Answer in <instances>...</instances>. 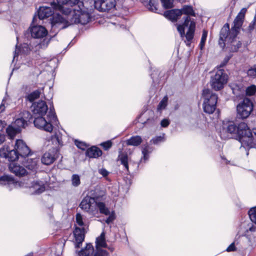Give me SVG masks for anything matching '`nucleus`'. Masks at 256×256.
<instances>
[{
  "label": "nucleus",
  "mask_w": 256,
  "mask_h": 256,
  "mask_svg": "<svg viewBox=\"0 0 256 256\" xmlns=\"http://www.w3.org/2000/svg\"><path fill=\"white\" fill-rule=\"evenodd\" d=\"M181 15L184 14L187 15V16L190 18L188 16H194L195 13L193 8L190 6L184 5L182 6V8L180 10Z\"/></svg>",
  "instance_id": "31"
},
{
  "label": "nucleus",
  "mask_w": 256,
  "mask_h": 256,
  "mask_svg": "<svg viewBox=\"0 0 256 256\" xmlns=\"http://www.w3.org/2000/svg\"><path fill=\"white\" fill-rule=\"evenodd\" d=\"M78 2H79V3H78V5H80V8H81V7H80V6H82V7H86V9H88V8H87L86 6H84V3H83L82 2H80L79 0H78ZM76 4H75L74 5V7H76Z\"/></svg>",
  "instance_id": "57"
},
{
  "label": "nucleus",
  "mask_w": 256,
  "mask_h": 256,
  "mask_svg": "<svg viewBox=\"0 0 256 256\" xmlns=\"http://www.w3.org/2000/svg\"><path fill=\"white\" fill-rule=\"evenodd\" d=\"M6 133L10 138H13L15 135L20 132L16 127L13 126H8L6 130Z\"/></svg>",
  "instance_id": "34"
},
{
  "label": "nucleus",
  "mask_w": 256,
  "mask_h": 256,
  "mask_svg": "<svg viewBox=\"0 0 256 256\" xmlns=\"http://www.w3.org/2000/svg\"><path fill=\"white\" fill-rule=\"evenodd\" d=\"M9 169L12 172L18 176H24L26 172V169L24 167L18 165L14 162H12L10 164Z\"/></svg>",
  "instance_id": "20"
},
{
  "label": "nucleus",
  "mask_w": 256,
  "mask_h": 256,
  "mask_svg": "<svg viewBox=\"0 0 256 256\" xmlns=\"http://www.w3.org/2000/svg\"><path fill=\"white\" fill-rule=\"evenodd\" d=\"M118 160H120L122 164L124 166L128 172V158L126 153L122 152V151L119 152L118 157Z\"/></svg>",
  "instance_id": "26"
},
{
  "label": "nucleus",
  "mask_w": 256,
  "mask_h": 256,
  "mask_svg": "<svg viewBox=\"0 0 256 256\" xmlns=\"http://www.w3.org/2000/svg\"><path fill=\"white\" fill-rule=\"evenodd\" d=\"M248 74L250 76L256 78V67L249 69L248 71Z\"/></svg>",
  "instance_id": "44"
},
{
  "label": "nucleus",
  "mask_w": 256,
  "mask_h": 256,
  "mask_svg": "<svg viewBox=\"0 0 256 256\" xmlns=\"http://www.w3.org/2000/svg\"><path fill=\"white\" fill-rule=\"evenodd\" d=\"M46 117L48 120H46L42 116L35 118L34 123L35 126L38 128L51 132L54 128L52 123L54 122L57 120L53 108H50Z\"/></svg>",
  "instance_id": "4"
},
{
  "label": "nucleus",
  "mask_w": 256,
  "mask_h": 256,
  "mask_svg": "<svg viewBox=\"0 0 256 256\" xmlns=\"http://www.w3.org/2000/svg\"><path fill=\"white\" fill-rule=\"evenodd\" d=\"M94 253V248L92 244H87L86 247L78 252L80 256H92Z\"/></svg>",
  "instance_id": "25"
},
{
  "label": "nucleus",
  "mask_w": 256,
  "mask_h": 256,
  "mask_svg": "<svg viewBox=\"0 0 256 256\" xmlns=\"http://www.w3.org/2000/svg\"><path fill=\"white\" fill-rule=\"evenodd\" d=\"M86 154L90 158H96L102 154V150L96 146H92L87 150Z\"/></svg>",
  "instance_id": "24"
},
{
  "label": "nucleus",
  "mask_w": 256,
  "mask_h": 256,
  "mask_svg": "<svg viewBox=\"0 0 256 256\" xmlns=\"http://www.w3.org/2000/svg\"><path fill=\"white\" fill-rule=\"evenodd\" d=\"M150 10L156 12L158 10L156 0H140Z\"/></svg>",
  "instance_id": "27"
},
{
  "label": "nucleus",
  "mask_w": 256,
  "mask_h": 256,
  "mask_svg": "<svg viewBox=\"0 0 256 256\" xmlns=\"http://www.w3.org/2000/svg\"><path fill=\"white\" fill-rule=\"evenodd\" d=\"M0 180L9 182L13 181V178L8 176H4L0 178Z\"/></svg>",
  "instance_id": "49"
},
{
  "label": "nucleus",
  "mask_w": 256,
  "mask_h": 256,
  "mask_svg": "<svg viewBox=\"0 0 256 256\" xmlns=\"http://www.w3.org/2000/svg\"><path fill=\"white\" fill-rule=\"evenodd\" d=\"M152 141L154 144H158V142L164 141V138L161 136H157L154 138Z\"/></svg>",
  "instance_id": "48"
},
{
  "label": "nucleus",
  "mask_w": 256,
  "mask_h": 256,
  "mask_svg": "<svg viewBox=\"0 0 256 256\" xmlns=\"http://www.w3.org/2000/svg\"><path fill=\"white\" fill-rule=\"evenodd\" d=\"M74 234L75 238L76 248H80L84 240V229L76 228L74 231Z\"/></svg>",
  "instance_id": "19"
},
{
  "label": "nucleus",
  "mask_w": 256,
  "mask_h": 256,
  "mask_svg": "<svg viewBox=\"0 0 256 256\" xmlns=\"http://www.w3.org/2000/svg\"><path fill=\"white\" fill-rule=\"evenodd\" d=\"M56 250H58L54 254L55 256H60L62 254L60 246H58V248H56Z\"/></svg>",
  "instance_id": "56"
},
{
  "label": "nucleus",
  "mask_w": 256,
  "mask_h": 256,
  "mask_svg": "<svg viewBox=\"0 0 256 256\" xmlns=\"http://www.w3.org/2000/svg\"><path fill=\"white\" fill-rule=\"evenodd\" d=\"M94 7L99 11L106 12L114 8L115 0H96L94 2Z\"/></svg>",
  "instance_id": "12"
},
{
  "label": "nucleus",
  "mask_w": 256,
  "mask_h": 256,
  "mask_svg": "<svg viewBox=\"0 0 256 256\" xmlns=\"http://www.w3.org/2000/svg\"><path fill=\"white\" fill-rule=\"evenodd\" d=\"M38 158H28L24 166L29 170H36L38 168Z\"/></svg>",
  "instance_id": "28"
},
{
  "label": "nucleus",
  "mask_w": 256,
  "mask_h": 256,
  "mask_svg": "<svg viewBox=\"0 0 256 256\" xmlns=\"http://www.w3.org/2000/svg\"><path fill=\"white\" fill-rule=\"evenodd\" d=\"M252 110V103L248 98H244L236 106L238 116L242 119L248 118Z\"/></svg>",
  "instance_id": "10"
},
{
  "label": "nucleus",
  "mask_w": 256,
  "mask_h": 256,
  "mask_svg": "<svg viewBox=\"0 0 256 256\" xmlns=\"http://www.w3.org/2000/svg\"><path fill=\"white\" fill-rule=\"evenodd\" d=\"M196 23L194 19L186 16L182 24L177 26V29L182 37L185 36L188 41L187 45L190 44V41L194 38L195 31Z\"/></svg>",
  "instance_id": "6"
},
{
  "label": "nucleus",
  "mask_w": 256,
  "mask_h": 256,
  "mask_svg": "<svg viewBox=\"0 0 256 256\" xmlns=\"http://www.w3.org/2000/svg\"><path fill=\"white\" fill-rule=\"evenodd\" d=\"M14 149L18 156L24 158L28 156L30 153L29 148L26 143L21 140H17L15 144Z\"/></svg>",
  "instance_id": "14"
},
{
  "label": "nucleus",
  "mask_w": 256,
  "mask_h": 256,
  "mask_svg": "<svg viewBox=\"0 0 256 256\" xmlns=\"http://www.w3.org/2000/svg\"><path fill=\"white\" fill-rule=\"evenodd\" d=\"M76 222L78 223V224L80 226H83L84 222H82V216L80 214H77L76 215Z\"/></svg>",
  "instance_id": "46"
},
{
  "label": "nucleus",
  "mask_w": 256,
  "mask_h": 256,
  "mask_svg": "<svg viewBox=\"0 0 256 256\" xmlns=\"http://www.w3.org/2000/svg\"><path fill=\"white\" fill-rule=\"evenodd\" d=\"M164 16L170 20L174 22L181 16V12L180 9H174L166 12Z\"/></svg>",
  "instance_id": "22"
},
{
  "label": "nucleus",
  "mask_w": 256,
  "mask_h": 256,
  "mask_svg": "<svg viewBox=\"0 0 256 256\" xmlns=\"http://www.w3.org/2000/svg\"><path fill=\"white\" fill-rule=\"evenodd\" d=\"M40 92L39 90H36L30 94L28 96V98L30 102H32L38 98L40 96Z\"/></svg>",
  "instance_id": "37"
},
{
  "label": "nucleus",
  "mask_w": 256,
  "mask_h": 256,
  "mask_svg": "<svg viewBox=\"0 0 256 256\" xmlns=\"http://www.w3.org/2000/svg\"><path fill=\"white\" fill-rule=\"evenodd\" d=\"M51 140L55 146V148L46 152L41 158L42 163L46 165H50L52 164L58 158L57 146L62 144V140L57 134L51 136Z\"/></svg>",
  "instance_id": "7"
},
{
  "label": "nucleus",
  "mask_w": 256,
  "mask_h": 256,
  "mask_svg": "<svg viewBox=\"0 0 256 256\" xmlns=\"http://www.w3.org/2000/svg\"><path fill=\"white\" fill-rule=\"evenodd\" d=\"M98 172L104 176H106L108 174V172L104 168L100 169Z\"/></svg>",
  "instance_id": "54"
},
{
  "label": "nucleus",
  "mask_w": 256,
  "mask_h": 256,
  "mask_svg": "<svg viewBox=\"0 0 256 256\" xmlns=\"http://www.w3.org/2000/svg\"><path fill=\"white\" fill-rule=\"evenodd\" d=\"M0 156L12 162L18 160L19 156L15 149H10L8 146H4L0 149Z\"/></svg>",
  "instance_id": "13"
},
{
  "label": "nucleus",
  "mask_w": 256,
  "mask_h": 256,
  "mask_svg": "<svg viewBox=\"0 0 256 256\" xmlns=\"http://www.w3.org/2000/svg\"><path fill=\"white\" fill-rule=\"evenodd\" d=\"M13 125L20 132L22 128H24L27 125V122L24 118H17Z\"/></svg>",
  "instance_id": "33"
},
{
  "label": "nucleus",
  "mask_w": 256,
  "mask_h": 256,
  "mask_svg": "<svg viewBox=\"0 0 256 256\" xmlns=\"http://www.w3.org/2000/svg\"><path fill=\"white\" fill-rule=\"evenodd\" d=\"M235 134L238 136L239 141L243 146L252 148L256 145L252 132L246 123L241 122L238 126L232 122L224 124L220 132V136L222 138H232Z\"/></svg>",
  "instance_id": "1"
},
{
  "label": "nucleus",
  "mask_w": 256,
  "mask_h": 256,
  "mask_svg": "<svg viewBox=\"0 0 256 256\" xmlns=\"http://www.w3.org/2000/svg\"><path fill=\"white\" fill-rule=\"evenodd\" d=\"M78 8L80 9V19H76L74 21L76 22H79V23L82 24H86L89 22L90 20V15L87 12L83 10L82 8L80 7V6H78Z\"/></svg>",
  "instance_id": "23"
},
{
  "label": "nucleus",
  "mask_w": 256,
  "mask_h": 256,
  "mask_svg": "<svg viewBox=\"0 0 256 256\" xmlns=\"http://www.w3.org/2000/svg\"><path fill=\"white\" fill-rule=\"evenodd\" d=\"M16 49H17V47L16 46ZM16 51H17V50H15V52H14V58H15V57L18 55V54H17L16 52Z\"/></svg>",
  "instance_id": "61"
},
{
  "label": "nucleus",
  "mask_w": 256,
  "mask_h": 256,
  "mask_svg": "<svg viewBox=\"0 0 256 256\" xmlns=\"http://www.w3.org/2000/svg\"><path fill=\"white\" fill-rule=\"evenodd\" d=\"M27 122L28 121L30 120L32 118V116L29 112L24 111L22 112V117Z\"/></svg>",
  "instance_id": "43"
},
{
  "label": "nucleus",
  "mask_w": 256,
  "mask_h": 256,
  "mask_svg": "<svg viewBox=\"0 0 256 256\" xmlns=\"http://www.w3.org/2000/svg\"><path fill=\"white\" fill-rule=\"evenodd\" d=\"M168 98L167 96H165L162 100L160 102L158 105V106L157 110L160 111L166 108L167 106Z\"/></svg>",
  "instance_id": "35"
},
{
  "label": "nucleus",
  "mask_w": 256,
  "mask_h": 256,
  "mask_svg": "<svg viewBox=\"0 0 256 256\" xmlns=\"http://www.w3.org/2000/svg\"><path fill=\"white\" fill-rule=\"evenodd\" d=\"M228 76L222 70H218L215 74L211 77L210 84L213 89L218 90L222 88L226 83Z\"/></svg>",
  "instance_id": "9"
},
{
  "label": "nucleus",
  "mask_w": 256,
  "mask_h": 256,
  "mask_svg": "<svg viewBox=\"0 0 256 256\" xmlns=\"http://www.w3.org/2000/svg\"><path fill=\"white\" fill-rule=\"evenodd\" d=\"M80 9H76V8L72 10L67 8L62 12L64 14L66 17L62 16L58 14L54 15L51 20L52 30L54 32H58L59 30L66 28L68 24H78L79 22H75V20L80 19Z\"/></svg>",
  "instance_id": "2"
},
{
  "label": "nucleus",
  "mask_w": 256,
  "mask_h": 256,
  "mask_svg": "<svg viewBox=\"0 0 256 256\" xmlns=\"http://www.w3.org/2000/svg\"><path fill=\"white\" fill-rule=\"evenodd\" d=\"M1 123H2V122L0 120V124H1Z\"/></svg>",
  "instance_id": "64"
},
{
  "label": "nucleus",
  "mask_w": 256,
  "mask_h": 256,
  "mask_svg": "<svg viewBox=\"0 0 256 256\" xmlns=\"http://www.w3.org/2000/svg\"><path fill=\"white\" fill-rule=\"evenodd\" d=\"M32 108L34 114H38L42 116L44 115L48 110L46 102L43 100L34 103L32 106Z\"/></svg>",
  "instance_id": "16"
},
{
  "label": "nucleus",
  "mask_w": 256,
  "mask_h": 256,
  "mask_svg": "<svg viewBox=\"0 0 256 256\" xmlns=\"http://www.w3.org/2000/svg\"><path fill=\"white\" fill-rule=\"evenodd\" d=\"M30 188L34 190V192H32L35 194H40L44 192L45 190L44 186L42 184H40L38 182H33L32 183V186H30Z\"/></svg>",
  "instance_id": "29"
},
{
  "label": "nucleus",
  "mask_w": 256,
  "mask_h": 256,
  "mask_svg": "<svg viewBox=\"0 0 256 256\" xmlns=\"http://www.w3.org/2000/svg\"><path fill=\"white\" fill-rule=\"evenodd\" d=\"M148 146H146L142 150V153L144 155V159H148L147 155L148 154Z\"/></svg>",
  "instance_id": "51"
},
{
  "label": "nucleus",
  "mask_w": 256,
  "mask_h": 256,
  "mask_svg": "<svg viewBox=\"0 0 256 256\" xmlns=\"http://www.w3.org/2000/svg\"><path fill=\"white\" fill-rule=\"evenodd\" d=\"M256 230V226L254 225H252L250 228H248V230L250 232H255Z\"/></svg>",
  "instance_id": "60"
},
{
  "label": "nucleus",
  "mask_w": 256,
  "mask_h": 256,
  "mask_svg": "<svg viewBox=\"0 0 256 256\" xmlns=\"http://www.w3.org/2000/svg\"><path fill=\"white\" fill-rule=\"evenodd\" d=\"M5 140V136L4 135L0 134V144L4 142Z\"/></svg>",
  "instance_id": "59"
},
{
  "label": "nucleus",
  "mask_w": 256,
  "mask_h": 256,
  "mask_svg": "<svg viewBox=\"0 0 256 256\" xmlns=\"http://www.w3.org/2000/svg\"><path fill=\"white\" fill-rule=\"evenodd\" d=\"M235 246L233 242L231 244L226 248V251L228 252H232L235 250Z\"/></svg>",
  "instance_id": "55"
},
{
  "label": "nucleus",
  "mask_w": 256,
  "mask_h": 256,
  "mask_svg": "<svg viewBox=\"0 0 256 256\" xmlns=\"http://www.w3.org/2000/svg\"><path fill=\"white\" fill-rule=\"evenodd\" d=\"M248 215L252 222L256 224V206L250 210Z\"/></svg>",
  "instance_id": "36"
},
{
  "label": "nucleus",
  "mask_w": 256,
  "mask_h": 256,
  "mask_svg": "<svg viewBox=\"0 0 256 256\" xmlns=\"http://www.w3.org/2000/svg\"><path fill=\"white\" fill-rule=\"evenodd\" d=\"M2 102H4V100H2ZM4 108H5V106H4V104L3 102H2L0 106V113L4 112Z\"/></svg>",
  "instance_id": "58"
},
{
  "label": "nucleus",
  "mask_w": 256,
  "mask_h": 256,
  "mask_svg": "<svg viewBox=\"0 0 256 256\" xmlns=\"http://www.w3.org/2000/svg\"><path fill=\"white\" fill-rule=\"evenodd\" d=\"M58 4L53 2L51 4L52 8L54 10H58L60 12H64V6H68L72 7L76 4L79 3L78 0H56Z\"/></svg>",
  "instance_id": "18"
},
{
  "label": "nucleus",
  "mask_w": 256,
  "mask_h": 256,
  "mask_svg": "<svg viewBox=\"0 0 256 256\" xmlns=\"http://www.w3.org/2000/svg\"><path fill=\"white\" fill-rule=\"evenodd\" d=\"M207 36H208V31L205 30H204L202 31V36L201 38V40H200V48L201 50H202V48L204 46V44H205V42H206V40Z\"/></svg>",
  "instance_id": "39"
},
{
  "label": "nucleus",
  "mask_w": 256,
  "mask_h": 256,
  "mask_svg": "<svg viewBox=\"0 0 256 256\" xmlns=\"http://www.w3.org/2000/svg\"><path fill=\"white\" fill-rule=\"evenodd\" d=\"M256 24V16H254V18L253 21L248 26V29L250 31L253 30L254 28V26Z\"/></svg>",
  "instance_id": "52"
},
{
  "label": "nucleus",
  "mask_w": 256,
  "mask_h": 256,
  "mask_svg": "<svg viewBox=\"0 0 256 256\" xmlns=\"http://www.w3.org/2000/svg\"><path fill=\"white\" fill-rule=\"evenodd\" d=\"M115 214L114 212H112L110 214L109 216L107 218V219L106 220V222L108 224H109L110 223L112 222L115 219Z\"/></svg>",
  "instance_id": "47"
},
{
  "label": "nucleus",
  "mask_w": 256,
  "mask_h": 256,
  "mask_svg": "<svg viewBox=\"0 0 256 256\" xmlns=\"http://www.w3.org/2000/svg\"><path fill=\"white\" fill-rule=\"evenodd\" d=\"M178 0L179 2H184V0Z\"/></svg>",
  "instance_id": "63"
},
{
  "label": "nucleus",
  "mask_w": 256,
  "mask_h": 256,
  "mask_svg": "<svg viewBox=\"0 0 256 256\" xmlns=\"http://www.w3.org/2000/svg\"><path fill=\"white\" fill-rule=\"evenodd\" d=\"M163 6L165 8H170L174 6V0H160Z\"/></svg>",
  "instance_id": "41"
},
{
  "label": "nucleus",
  "mask_w": 256,
  "mask_h": 256,
  "mask_svg": "<svg viewBox=\"0 0 256 256\" xmlns=\"http://www.w3.org/2000/svg\"><path fill=\"white\" fill-rule=\"evenodd\" d=\"M74 144L78 148L82 150H85L88 146L85 142L78 141V140H76Z\"/></svg>",
  "instance_id": "42"
},
{
  "label": "nucleus",
  "mask_w": 256,
  "mask_h": 256,
  "mask_svg": "<svg viewBox=\"0 0 256 256\" xmlns=\"http://www.w3.org/2000/svg\"><path fill=\"white\" fill-rule=\"evenodd\" d=\"M230 56H226L224 58V60L222 61V62L220 64V66L221 68V67H223L225 65H226V64L228 62V60H230Z\"/></svg>",
  "instance_id": "53"
},
{
  "label": "nucleus",
  "mask_w": 256,
  "mask_h": 256,
  "mask_svg": "<svg viewBox=\"0 0 256 256\" xmlns=\"http://www.w3.org/2000/svg\"><path fill=\"white\" fill-rule=\"evenodd\" d=\"M96 199L90 196H85L81 202L80 207L86 212H92L95 206Z\"/></svg>",
  "instance_id": "15"
},
{
  "label": "nucleus",
  "mask_w": 256,
  "mask_h": 256,
  "mask_svg": "<svg viewBox=\"0 0 256 256\" xmlns=\"http://www.w3.org/2000/svg\"><path fill=\"white\" fill-rule=\"evenodd\" d=\"M80 184V177L78 174H74L72 176V184L74 186H78Z\"/></svg>",
  "instance_id": "38"
},
{
  "label": "nucleus",
  "mask_w": 256,
  "mask_h": 256,
  "mask_svg": "<svg viewBox=\"0 0 256 256\" xmlns=\"http://www.w3.org/2000/svg\"><path fill=\"white\" fill-rule=\"evenodd\" d=\"M170 124V121L168 119L164 118L160 122L161 126L162 127H167Z\"/></svg>",
  "instance_id": "50"
},
{
  "label": "nucleus",
  "mask_w": 256,
  "mask_h": 256,
  "mask_svg": "<svg viewBox=\"0 0 256 256\" xmlns=\"http://www.w3.org/2000/svg\"><path fill=\"white\" fill-rule=\"evenodd\" d=\"M202 97L204 100L202 107L204 111L208 114L214 113L216 109L218 96L208 88L202 91Z\"/></svg>",
  "instance_id": "5"
},
{
  "label": "nucleus",
  "mask_w": 256,
  "mask_h": 256,
  "mask_svg": "<svg viewBox=\"0 0 256 256\" xmlns=\"http://www.w3.org/2000/svg\"><path fill=\"white\" fill-rule=\"evenodd\" d=\"M29 30L32 36L36 38H42L48 34V31L46 28L41 26H31L30 27Z\"/></svg>",
  "instance_id": "17"
},
{
  "label": "nucleus",
  "mask_w": 256,
  "mask_h": 256,
  "mask_svg": "<svg viewBox=\"0 0 256 256\" xmlns=\"http://www.w3.org/2000/svg\"><path fill=\"white\" fill-rule=\"evenodd\" d=\"M253 132L254 134L256 136V128L253 130Z\"/></svg>",
  "instance_id": "62"
},
{
  "label": "nucleus",
  "mask_w": 256,
  "mask_h": 256,
  "mask_svg": "<svg viewBox=\"0 0 256 256\" xmlns=\"http://www.w3.org/2000/svg\"><path fill=\"white\" fill-rule=\"evenodd\" d=\"M228 30L229 24H226L220 30L218 44L222 48L227 46L232 52H236L241 46L242 43L236 40L237 36H232L228 34Z\"/></svg>",
  "instance_id": "3"
},
{
  "label": "nucleus",
  "mask_w": 256,
  "mask_h": 256,
  "mask_svg": "<svg viewBox=\"0 0 256 256\" xmlns=\"http://www.w3.org/2000/svg\"><path fill=\"white\" fill-rule=\"evenodd\" d=\"M246 92L247 96H253L256 92V86L255 85H252L248 87L246 89Z\"/></svg>",
  "instance_id": "40"
},
{
  "label": "nucleus",
  "mask_w": 256,
  "mask_h": 256,
  "mask_svg": "<svg viewBox=\"0 0 256 256\" xmlns=\"http://www.w3.org/2000/svg\"><path fill=\"white\" fill-rule=\"evenodd\" d=\"M142 142V138L140 136H132L126 141V144L130 146H138Z\"/></svg>",
  "instance_id": "30"
},
{
  "label": "nucleus",
  "mask_w": 256,
  "mask_h": 256,
  "mask_svg": "<svg viewBox=\"0 0 256 256\" xmlns=\"http://www.w3.org/2000/svg\"><path fill=\"white\" fill-rule=\"evenodd\" d=\"M96 254L94 256H108L112 254L114 248L106 246L104 232L96 240Z\"/></svg>",
  "instance_id": "8"
},
{
  "label": "nucleus",
  "mask_w": 256,
  "mask_h": 256,
  "mask_svg": "<svg viewBox=\"0 0 256 256\" xmlns=\"http://www.w3.org/2000/svg\"><path fill=\"white\" fill-rule=\"evenodd\" d=\"M246 11V10L244 8L240 10L234 21L233 26L230 30L229 29L228 34L232 36H238L242 26Z\"/></svg>",
  "instance_id": "11"
},
{
  "label": "nucleus",
  "mask_w": 256,
  "mask_h": 256,
  "mask_svg": "<svg viewBox=\"0 0 256 256\" xmlns=\"http://www.w3.org/2000/svg\"><path fill=\"white\" fill-rule=\"evenodd\" d=\"M53 13L54 11L51 7L42 6L38 10V16L40 20H43L51 16Z\"/></svg>",
  "instance_id": "21"
},
{
  "label": "nucleus",
  "mask_w": 256,
  "mask_h": 256,
  "mask_svg": "<svg viewBox=\"0 0 256 256\" xmlns=\"http://www.w3.org/2000/svg\"><path fill=\"white\" fill-rule=\"evenodd\" d=\"M101 146L104 148L105 150H108L112 146V142L108 140L104 142L101 144Z\"/></svg>",
  "instance_id": "45"
},
{
  "label": "nucleus",
  "mask_w": 256,
  "mask_h": 256,
  "mask_svg": "<svg viewBox=\"0 0 256 256\" xmlns=\"http://www.w3.org/2000/svg\"><path fill=\"white\" fill-rule=\"evenodd\" d=\"M95 206H97L99 209L100 213L104 214L106 216L110 214V212L108 208L106 206L104 203L103 202H97L96 200Z\"/></svg>",
  "instance_id": "32"
}]
</instances>
